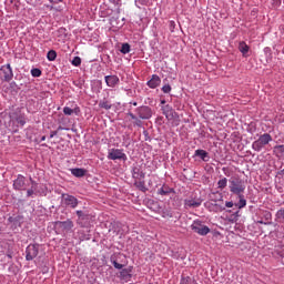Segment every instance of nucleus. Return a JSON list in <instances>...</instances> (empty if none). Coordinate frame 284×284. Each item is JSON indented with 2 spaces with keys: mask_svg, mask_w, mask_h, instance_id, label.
<instances>
[{
  "mask_svg": "<svg viewBox=\"0 0 284 284\" xmlns=\"http://www.w3.org/2000/svg\"><path fill=\"white\" fill-rule=\"evenodd\" d=\"M152 108L141 105L135 109V113L129 112L128 116L132 119L134 128H143V121H150V119H152Z\"/></svg>",
  "mask_w": 284,
  "mask_h": 284,
  "instance_id": "obj_1",
  "label": "nucleus"
},
{
  "mask_svg": "<svg viewBox=\"0 0 284 284\" xmlns=\"http://www.w3.org/2000/svg\"><path fill=\"white\" fill-rule=\"evenodd\" d=\"M245 181L239 176H232L229 179V190L231 194H235V196L240 194H245Z\"/></svg>",
  "mask_w": 284,
  "mask_h": 284,
  "instance_id": "obj_2",
  "label": "nucleus"
},
{
  "mask_svg": "<svg viewBox=\"0 0 284 284\" xmlns=\"http://www.w3.org/2000/svg\"><path fill=\"white\" fill-rule=\"evenodd\" d=\"M270 143H272V135L270 133H264L252 143V149L255 152H261L263 148H265V145H270Z\"/></svg>",
  "mask_w": 284,
  "mask_h": 284,
  "instance_id": "obj_3",
  "label": "nucleus"
},
{
  "mask_svg": "<svg viewBox=\"0 0 284 284\" xmlns=\"http://www.w3.org/2000/svg\"><path fill=\"white\" fill-rule=\"evenodd\" d=\"M106 159L109 161H128V155L123 152V149H109Z\"/></svg>",
  "mask_w": 284,
  "mask_h": 284,
  "instance_id": "obj_4",
  "label": "nucleus"
},
{
  "mask_svg": "<svg viewBox=\"0 0 284 284\" xmlns=\"http://www.w3.org/2000/svg\"><path fill=\"white\" fill-rule=\"evenodd\" d=\"M75 214L78 216L77 223L80 227H88V225H90V221H92V214H90V212L87 210H78Z\"/></svg>",
  "mask_w": 284,
  "mask_h": 284,
  "instance_id": "obj_5",
  "label": "nucleus"
},
{
  "mask_svg": "<svg viewBox=\"0 0 284 284\" xmlns=\"http://www.w3.org/2000/svg\"><path fill=\"white\" fill-rule=\"evenodd\" d=\"M61 203L65 207H71V210H77V207L79 206V199H77L74 195L62 193Z\"/></svg>",
  "mask_w": 284,
  "mask_h": 284,
  "instance_id": "obj_6",
  "label": "nucleus"
},
{
  "mask_svg": "<svg viewBox=\"0 0 284 284\" xmlns=\"http://www.w3.org/2000/svg\"><path fill=\"white\" fill-rule=\"evenodd\" d=\"M191 230L196 234H200V236H207V234H210V229L207 225H204L201 220H195L191 225Z\"/></svg>",
  "mask_w": 284,
  "mask_h": 284,
  "instance_id": "obj_7",
  "label": "nucleus"
},
{
  "mask_svg": "<svg viewBox=\"0 0 284 284\" xmlns=\"http://www.w3.org/2000/svg\"><path fill=\"white\" fill-rule=\"evenodd\" d=\"M39 256V244H29L26 248V261H34Z\"/></svg>",
  "mask_w": 284,
  "mask_h": 284,
  "instance_id": "obj_8",
  "label": "nucleus"
},
{
  "mask_svg": "<svg viewBox=\"0 0 284 284\" xmlns=\"http://www.w3.org/2000/svg\"><path fill=\"white\" fill-rule=\"evenodd\" d=\"M13 190L17 192H23L27 190L28 185L26 184V176L18 174L17 179L13 181Z\"/></svg>",
  "mask_w": 284,
  "mask_h": 284,
  "instance_id": "obj_9",
  "label": "nucleus"
},
{
  "mask_svg": "<svg viewBox=\"0 0 284 284\" xmlns=\"http://www.w3.org/2000/svg\"><path fill=\"white\" fill-rule=\"evenodd\" d=\"M0 72L3 73V81H6V83H10V81L14 79V72L12 71L10 63L2 65Z\"/></svg>",
  "mask_w": 284,
  "mask_h": 284,
  "instance_id": "obj_10",
  "label": "nucleus"
},
{
  "mask_svg": "<svg viewBox=\"0 0 284 284\" xmlns=\"http://www.w3.org/2000/svg\"><path fill=\"white\" fill-rule=\"evenodd\" d=\"M162 114H164L168 121H174L178 116L176 111L170 104L162 106Z\"/></svg>",
  "mask_w": 284,
  "mask_h": 284,
  "instance_id": "obj_11",
  "label": "nucleus"
},
{
  "mask_svg": "<svg viewBox=\"0 0 284 284\" xmlns=\"http://www.w3.org/2000/svg\"><path fill=\"white\" fill-rule=\"evenodd\" d=\"M55 225H59L63 232H70L74 227V222L68 219L67 221H57Z\"/></svg>",
  "mask_w": 284,
  "mask_h": 284,
  "instance_id": "obj_12",
  "label": "nucleus"
},
{
  "mask_svg": "<svg viewBox=\"0 0 284 284\" xmlns=\"http://www.w3.org/2000/svg\"><path fill=\"white\" fill-rule=\"evenodd\" d=\"M104 81L108 88H116L121 83V80L116 75H106L104 77Z\"/></svg>",
  "mask_w": 284,
  "mask_h": 284,
  "instance_id": "obj_13",
  "label": "nucleus"
},
{
  "mask_svg": "<svg viewBox=\"0 0 284 284\" xmlns=\"http://www.w3.org/2000/svg\"><path fill=\"white\" fill-rule=\"evenodd\" d=\"M160 196H170L171 194H176L173 187H170L168 184H163L162 187L158 190Z\"/></svg>",
  "mask_w": 284,
  "mask_h": 284,
  "instance_id": "obj_14",
  "label": "nucleus"
},
{
  "mask_svg": "<svg viewBox=\"0 0 284 284\" xmlns=\"http://www.w3.org/2000/svg\"><path fill=\"white\" fill-rule=\"evenodd\" d=\"M146 84L152 89L159 88L161 85V78L158 74H153Z\"/></svg>",
  "mask_w": 284,
  "mask_h": 284,
  "instance_id": "obj_15",
  "label": "nucleus"
},
{
  "mask_svg": "<svg viewBox=\"0 0 284 284\" xmlns=\"http://www.w3.org/2000/svg\"><path fill=\"white\" fill-rule=\"evenodd\" d=\"M194 156H199L204 163H207L210 161V153L203 149H197L194 153Z\"/></svg>",
  "mask_w": 284,
  "mask_h": 284,
  "instance_id": "obj_16",
  "label": "nucleus"
},
{
  "mask_svg": "<svg viewBox=\"0 0 284 284\" xmlns=\"http://www.w3.org/2000/svg\"><path fill=\"white\" fill-rule=\"evenodd\" d=\"M70 172L77 179H83V176H85L88 171L85 169L75 168V169H70Z\"/></svg>",
  "mask_w": 284,
  "mask_h": 284,
  "instance_id": "obj_17",
  "label": "nucleus"
},
{
  "mask_svg": "<svg viewBox=\"0 0 284 284\" xmlns=\"http://www.w3.org/2000/svg\"><path fill=\"white\" fill-rule=\"evenodd\" d=\"M201 203H203V200H185L184 205L185 207H201Z\"/></svg>",
  "mask_w": 284,
  "mask_h": 284,
  "instance_id": "obj_18",
  "label": "nucleus"
},
{
  "mask_svg": "<svg viewBox=\"0 0 284 284\" xmlns=\"http://www.w3.org/2000/svg\"><path fill=\"white\" fill-rule=\"evenodd\" d=\"M132 268H123L120 272V278L121 281H130V278H132Z\"/></svg>",
  "mask_w": 284,
  "mask_h": 284,
  "instance_id": "obj_19",
  "label": "nucleus"
},
{
  "mask_svg": "<svg viewBox=\"0 0 284 284\" xmlns=\"http://www.w3.org/2000/svg\"><path fill=\"white\" fill-rule=\"evenodd\" d=\"M237 199H240V201L235 203V207H237V210H243V207L247 205V200H245V195H243V193L237 195Z\"/></svg>",
  "mask_w": 284,
  "mask_h": 284,
  "instance_id": "obj_20",
  "label": "nucleus"
},
{
  "mask_svg": "<svg viewBox=\"0 0 284 284\" xmlns=\"http://www.w3.org/2000/svg\"><path fill=\"white\" fill-rule=\"evenodd\" d=\"M213 205L216 212H224L225 207H234L235 203L230 201V202H225V206L216 203H214Z\"/></svg>",
  "mask_w": 284,
  "mask_h": 284,
  "instance_id": "obj_21",
  "label": "nucleus"
},
{
  "mask_svg": "<svg viewBox=\"0 0 284 284\" xmlns=\"http://www.w3.org/2000/svg\"><path fill=\"white\" fill-rule=\"evenodd\" d=\"M133 185H134V187H136V190H139L140 192H143V193L148 192V190H149L148 186H145V181L144 180L135 181L133 183Z\"/></svg>",
  "mask_w": 284,
  "mask_h": 284,
  "instance_id": "obj_22",
  "label": "nucleus"
},
{
  "mask_svg": "<svg viewBox=\"0 0 284 284\" xmlns=\"http://www.w3.org/2000/svg\"><path fill=\"white\" fill-rule=\"evenodd\" d=\"M260 215L262 219H264V221L272 222V212H270L267 210H261Z\"/></svg>",
  "mask_w": 284,
  "mask_h": 284,
  "instance_id": "obj_23",
  "label": "nucleus"
},
{
  "mask_svg": "<svg viewBox=\"0 0 284 284\" xmlns=\"http://www.w3.org/2000/svg\"><path fill=\"white\" fill-rule=\"evenodd\" d=\"M239 50L242 52L243 57H246L250 52V47L245 42H240Z\"/></svg>",
  "mask_w": 284,
  "mask_h": 284,
  "instance_id": "obj_24",
  "label": "nucleus"
},
{
  "mask_svg": "<svg viewBox=\"0 0 284 284\" xmlns=\"http://www.w3.org/2000/svg\"><path fill=\"white\" fill-rule=\"evenodd\" d=\"M274 152L276 154V156H284V145L280 144V145H275L274 146Z\"/></svg>",
  "mask_w": 284,
  "mask_h": 284,
  "instance_id": "obj_25",
  "label": "nucleus"
},
{
  "mask_svg": "<svg viewBox=\"0 0 284 284\" xmlns=\"http://www.w3.org/2000/svg\"><path fill=\"white\" fill-rule=\"evenodd\" d=\"M131 174H132V179H135V181L139 180V176L141 174V168L133 166L132 171H131Z\"/></svg>",
  "mask_w": 284,
  "mask_h": 284,
  "instance_id": "obj_26",
  "label": "nucleus"
},
{
  "mask_svg": "<svg viewBox=\"0 0 284 284\" xmlns=\"http://www.w3.org/2000/svg\"><path fill=\"white\" fill-rule=\"evenodd\" d=\"M217 187L220 190H225V187H227V178H223V179L219 180Z\"/></svg>",
  "mask_w": 284,
  "mask_h": 284,
  "instance_id": "obj_27",
  "label": "nucleus"
},
{
  "mask_svg": "<svg viewBox=\"0 0 284 284\" xmlns=\"http://www.w3.org/2000/svg\"><path fill=\"white\" fill-rule=\"evenodd\" d=\"M130 50H131L130 43H123L120 49V52L122 54H130Z\"/></svg>",
  "mask_w": 284,
  "mask_h": 284,
  "instance_id": "obj_28",
  "label": "nucleus"
},
{
  "mask_svg": "<svg viewBox=\"0 0 284 284\" xmlns=\"http://www.w3.org/2000/svg\"><path fill=\"white\" fill-rule=\"evenodd\" d=\"M99 108H102L103 110H112V104L108 101H100Z\"/></svg>",
  "mask_w": 284,
  "mask_h": 284,
  "instance_id": "obj_29",
  "label": "nucleus"
},
{
  "mask_svg": "<svg viewBox=\"0 0 284 284\" xmlns=\"http://www.w3.org/2000/svg\"><path fill=\"white\" fill-rule=\"evenodd\" d=\"M47 59H48V61H57V51L50 50L47 53Z\"/></svg>",
  "mask_w": 284,
  "mask_h": 284,
  "instance_id": "obj_30",
  "label": "nucleus"
},
{
  "mask_svg": "<svg viewBox=\"0 0 284 284\" xmlns=\"http://www.w3.org/2000/svg\"><path fill=\"white\" fill-rule=\"evenodd\" d=\"M276 219L280 220V223H284V207L280 209L276 214H275Z\"/></svg>",
  "mask_w": 284,
  "mask_h": 284,
  "instance_id": "obj_31",
  "label": "nucleus"
},
{
  "mask_svg": "<svg viewBox=\"0 0 284 284\" xmlns=\"http://www.w3.org/2000/svg\"><path fill=\"white\" fill-rule=\"evenodd\" d=\"M16 121L21 128L26 125V116L23 114H20L19 116H16Z\"/></svg>",
  "mask_w": 284,
  "mask_h": 284,
  "instance_id": "obj_32",
  "label": "nucleus"
},
{
  "mask_svg": "<svg viewBox=\"0 0 284 284\" xmlns=\"http://www.w3.org/2000/svg\"><path fill=\"white\" fill-rule=\"evenodd\" d=\"M162 216H163V219H172V216H173L172 211H170L168 209L162 210Z\"/></svg>",
  "mask_w": 284,
  "mask_h": 284,
  "instance_id": "obj_33",
  "label": "nucleus"
},
{
  "mask_svg": "<svg viewBox=\"0 0 284 284\" xmlns=\"http://www.w3.org/2000/svg\"><path fill=\"white\" fill-rule=\"evenodd\" d=\"M41 74H42V71L39 68H34L31 70V75L34 78H39V77H41Z\"/></svg>",
  "mask_w": 284,
  "mask_h": 284,
  "instance_id": "obj_34",
  "label": "nucleus"
},
{
  "mask_svg": "<svg viewBox=\"0 0 284 284\" xmlns=\"http://www.w3.org/2000/svg\"><path fill=\"white\" fill-rule=\"evenodd\" d=\"M21 219H23L21 215L14 216L13 219V225L16 227H21Z\"/></svg>",
  "mask_w": 284,
  "mask_h": 284,
  "instance_id": "obj_35",
  "label": "nucleus"
},
{
  "mask_svg": "<svg viewBox=\"0 0 284 284\" xmlns=\"http://www.w3.org/2000/svg\"><path fill=\"white\" fill-rule=\"evenodd\" d=\"M63 113H64L67 116H72V114H74V110H73V109H70V106H64V108H63Z\"/></svg>",
  "mask_w": 284,
  "mask_h": 284,
  "instance_id": "obj_36",
  "label": "nucleus"
},
{
  "mask_svg": "<svg viewBox=\"0 0 284 284\" xmlns=\"http://www.w3.org/2000/svg\"><path fill=\"white\" fill-rule=\"evenodd\" d=\"M111 263L115 270H123L124 265L116 262V260L111 258Z\"/></svg>",
  "mask_w": 284,
  "mask_h": 284,
  "instance_id": "obj_37",
  "label": "nucleus"
},
{
  "mask_svg": "<svg viewBox=\"0 0 284 284\" xmlns=\"http://www.w3.org/2000/svg\"><path fill=\"white\" fill-rule=\"evenodd\" d=\"M162 92H163L164 94H170V93L172 92V87H171L170 84H164V85L162 87Z\"/></svg>",
  "mask_w": 284,
  "mask_h": 284,
  "instance_id": "obj_38",
  "label": "nucleus"
},
{
  "mask_svg": "<svg viewBox=\"0 0 284 284\" xmlns=\"http://www.w3.org/2000/svg\"><path fill=\"white\" fill-rule=\"evenodd\" d=\"M71 63L75 68H79V65H81V58L80 57H74L73 60L71 61Z\"/></svg>",
  "mask_w": 284,
  "mask_h": 284,
  "instance_id": "obj_39",
  "label": "nucleus"
},
{
  "mask_svg": "<svg viewBox=\"0 0 284 284\" xmlns=\"http://www.w3.org/2000/svg\"><path fill=\"white\" fill-rule=\"evenodd\" d=\"M34 194H37V191H34V189L27 190V199L34 196Z\"/></svg>",
  "mask_w": 284,
  "mask_h": 284,
  "instance_id": "obj_40",
  "label": "nucleus"
},
{
  "mask_svg": "<svg viewBox=\"0 0 284 284\" xmlns=\"http://www.w3.org/2000/svg\"><path fill=\"white\" fill-rule=\"evenodd\" d=\"M191 281H192V277L190 276L182 277L180 284H190Z\"/></svg>",
  "mask_w": 284,
  "mask_h": 284,
  "instance_id": "obj_41",
  "label": "nucleus"
},
{
  "mask_svg": "<svg viewBox=\"0 0 284 284\" xmlns=\"http://www.w3.org/2000/svg\"><path fill=\"white\" fill-rule=\"evenodd\" d=\"M135 3H139L140 6H148L150 0H135Z\"/></svg>",
  "mask_w": 284,
  "mask_h": 284,
  "instance_id": "obj_42",
  "label": "nucleus"
},
{
  "mask_svg": "<svg viewBox=\"0 0 284 284\" xmlns=\"http://www.w3.org/2000/svg\"><path fill=\"white\" fill-rule=\"evenodd\" d=\"M143 135H144V140L145 141H152V139L150 138V133L148 132V130L143 131Z\"/></svg>",
  "mask_w": 284,
  "mask_h": 284,
  "instance_id": "obj_43",
  "label": "nucleus"
},
{
  "mask_svg": "<svg viewBox=\"0 0 284 284\" xmlns=\"http://www.w3.org/2000/svg\"><path fill=\"white\" fill-rule=\"evenodd\" d=\"M257 223L260 225H272V222H267V221H263V220H258Z\"/></svg>",
  "mask_w": 284,
  "mask_h": 284,
  "instance_id": "obj_44",
  "label": "nucleus"
},
{
  "mask_svg": "<svg viewBox=\"0 0 284 284\" xmlns=\"http://www.w3.org/2000/svg\"><path fill=\"white\" fill-rule=\"evenodd\" d=\"M10 88L12 90H14V89L19 90V84H17V82L12 81V82H10Z\"/></svg>",
  "mask_w": 284,
  "mask_h": 284,
  "instance_id": "obj_45",
  "label": "nucleus"
},
{
  "mask_svg": "<svg viewBox=\"0 0 284 284\" xmlns=\"http://www.w3.org/2000/svg\"><path fill=\"white\" fill-rule=\"evenodd\" d=\"M10 119H16L17 120V116H19V113L18 112H12L9 114Z\"/></svg>",
  "mask_w": 284,
  "mask_h": 284,
  "instance_id": "obj_46",
  "label": "nucleus"
},
{
  "mask_svg": "<svg viewBox=\"0 0 284 284\" xmlns=\"http://www.w3.org/2000/svg\"><path fill=\"white\" fill-rule=\"evenodd\" d=\"M57 134H59V131H51L50 139H54V136H57Z\"/></svg>",
  "mask_w": 284,
  "mask_h": 284,
  "instance_id": "obj_47",
  "label": "nucleus"
},
{
  "mask_svg": "<svg viewBox=\"0 0 284 284\" xmlns=\"http://www.w3.org/2000/svg\"><path fill=\"white\" fill-rule=\"evenodd\" d=\"M48 97V92H40V99H45Z\"/></svg>",
  "mask_w": 284,
  "mask_h": 284,
  "instance_id": "obj_48",
  "label": "nucleus"
},
{
  "mask_svg": "<svg viewBox=\"0 0 284 284\" xmlns=\"http://www.w3.org/2000/svg\"><path fill=\"white\" fill-rule=\"evenodd\" d=\"M50 3H63V0H49Z\"/></svg>",
  "mask_w": 284,
  "mask_h": 284,
  "instance_id": "obj_49",
  "label": "nucleus"
},
{
  "mask_svg": "<svg viewBox=\"0 0 284 284\" xmlns=\"http://www.w3.org/2000/svg\"><path fill=\"white\" fill-rule=\"evenodd\" d=\"M139 179H145V172H143V171H140V175H139Z\"/></svg>",
  "mask_w": 284,
  "mask_h": 284,
  "instance_id": "obj_50",
  "label": "nucleus"
},
{
  "mask_svg": "<svg viewBox=\"0 0 284 284\" xmlns=\"http://www.w3.org/2000/svg\"><path fill=\"white\" fill-rule=\"evenodd\" d=\"M148 205H156V202L154 200H149Z\"/></svg>",
  "mask_w": 284,
  "mask_h": 284,
  "instance_id": "obj_51",
  "label": "nucleus"
},
{
  "mask_svg": "<svg viewBox=\"0 0 284 284\" xmlns=\"http://www.w3.org/2000/svg\"><path fill=\"white\" fill-rule=\"evenodd\" d=\"M8 221H9V223H14V217L13 216H10L9 219H8Z\"/></svg>",
  "mask_w": 284,
  "mask_h": 284,
  "instance_id": "obj_52",
  "label": "nucleus"
},
{
  "mask_svg": "<svg viewBox=\"0 0 284 284\" xmlns=\"http://www.w3.org/2000/svg\"><path fill=\"white\" fill-rule=\"evenodd\" d=\"M38 187H39V185H32L30 189L33 190V191H36V192H38V191H37Z\"/></svg>",
  "mask_w": 284,
  "mask_h": 284,
  "instance_id": "obj_53",
  "label": "nucleus"
},
{
  "mask_svg": "<svg viewBox=\"0 0 284 284\" xmlns=\"http://www.w3.org/2000/svg\"><path fill=\"white\" fill-rule=\"evenodd\" d=\"M32 185H39V183H37V181L33 180V181L31 182V186H32Z\"/></svg>",
  "mask_w": 284,
  "mask_h": 284,
  "instance_id": "obj_54",
  "label": "nucleus"
},
{
  "mask_svg": "<svg viewBox=\"0 0 284 284\" xmlns=\"http://www.w3.org/2000/svg\"><path fill=\"white\" fill-rule=\"evenodd\" d=\"M109 1H111V3H119V1L121 0H109Z\"/></svg>",
  "mask_w": 284,
  "mask_h": 284,
  "instance_id": "obj_55",
  "label": "nucleus"
},
{
  "mask_svg": "<svg viewBox=\"0 0 284 284\" xmlns=\"http://www.w3.org/2000/svg\"><path fill=\"white\" fill-rule=\"evenodd\" d=\"M73 112H75V114H78V112H80L79 108H75V109L73 110Z\"/></svg>",
  "mask_w": 284,
  "mask_h": 284,
  "instance_id": "obj_56",
  "label": "nucleus"
},
{
  "mask_svg": "<svg viewBox=\"0 0 284 284\" xmlns=\"http://www.w3.org/2000/svg\"><path fill=\"white\" fill-rule=\"evenodd\" d=\"M130 104L134 105V106L139 105V103H136V102H130Z\"/></svg>",
  "mask_w": 284,
  "mask_h": 284,
  "instance_id": "obj_57",
  "label": "nucleus"
},
{
  "mask_svg": "<svg viewBox=\"0 0 284 284\" xmlns=\"http://www.w3.org/2000/svg\"><path fill=\"white\" fill-rule=\"evenodd\" d=\"M278 174L283 175V174H284V169L281 170V171L278 172Z\"/></svg>",
  "mask_w": 284,
  "mask_h": 284,
  "instance_id": "obj_58",
  "label": "nucleus"
},
{
  "mask_svg": "<svg viewBox=\"0 0 284 284\" xmlns=\"http://www.w3.org/2000/svg\"><path fill=\"white\" fill-rule=\"evenodd\" d=\"M264 52H270V48L266 47V48L264 49Z\"/></svg>",
  "mask_w": 284,
  "mask_h": 284,
  "instance_id": "obj_59",
  "label": "nucleus"
},
{
  "mask_svg": "<svg viewBox=\"0 0 284 284\" xmlns=\"http://www.w3.org/2000/svg\"><path fill=\"white\" fill-rule=\"evenodd\" d=\"M161 105H165V100H161Z\"/></svg>",
  "mask_w": 284,
  "mask_h": 284,
  "instance_id": "obj_60",
  "label": "nucleus"
},
{
  "mask_svg": "<svg viewBox=\"0 0 284 284\" xmlns=\"http://www.w3.org/2000/svg\"><path fill=\"white\" fill-rule=\"evenodd\" d=\"M42 148H48L47 143L41 144Z\"/></svg>",
  "mask_w": 284,
  "mask_h": 284,
  "instance_id": "obj_61",
  "label": "nucleus"
},
{
  "mask_svg": "<svg viewBox=\"0 0 284 284\" xmlns=\"http://www.w3.org/2000/svg\"><path fill=\"white\" fill-rule=\"evenodd\" d=\"M40 141H45V135H43V136L40 139Z\"/></svg>",
  "mask_w": 284,
  "mask_h": 284,
  "instance_id": "obj_62",
  "label": "nucleus"
},
{
  "mask_svg": "<svg viewBox=\"0 0 284 284\" xmlns=\"http://www.w3.org/2000/svg\"><path fill=\"white\" fill-rule=\"evenodd\" d=\"M29 181H30V183H32V181H34L32 178H29Z\"/></svg>",
  "mask_w": 284,
  "mask_h": 284,
  "instance_id": "obj_63",
  "label": "nucleus"
},
{
  "mask_svg": "<svg viewBox=\"0 0 284 284\" xmlns=\"http://www.w3.org/2000/svg\"><path fill=\"white\" fill-rule=\"evenodd\" d=\"M58 130H63V126L58 128Z\"/></svg>",
  "mask_w": 284,
  "mask_h": 284,
  "instance_id": "obj_64",
  "label": "nucleus"
}]
</instances>
